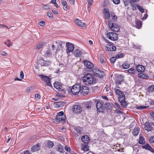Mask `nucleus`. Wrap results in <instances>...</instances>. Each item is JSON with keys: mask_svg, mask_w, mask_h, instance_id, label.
<instances>
[{"mask_svg": "<svg viewBox=\"0 0 154 154\" xmlns=\"http://www.w3.org/2000/svg\"><path fill=\"white\" fill-rule=\"evenodd\" d=\"M82 81L85 85L88 86L94 84L96 81L94 75L89 73L84 75L82 78Z\"/></svg>", "mask_w": 154, "mask_h": 154, "instance_id": "nucleus-1", "label": "nucleus"}, {"mask_svg": "<svg viewBox=\"0 0 154 154\" xmlns=\"http://www.w3.org/2000/svg\"><path fill=\"white\" fill-rule=\"evenodd\" d=\"M81 84L80 83L75 84L70 90L73 94L77 95L81 91Z\"/></svg>", "mask_w": 154, "mask_h": 154, "instance_id": "nucleus-2", "label": "nucleus"}, {"mask_svg": "<svg viewBox=\"0 0 154 154\" xmlns=\"http://www.w3.org/2000/svg\"><path fill=\"white\" fill-rule=\"evenodd\" d=\"M96 102V107L97 110L99 112H102L104 109V102L102 100H97Z\"/></svg>", "mask_w": 154, "mask_h": 154, "instance_id": "nucleus-3", "label": "nucleus"}, {"mask_svg": "<svg viewBox=\"0 0 154 154\" xmlns=\"http://www.w3.org/2000/svg\"><path fill=\"white\" fill-rule=\"evenodd\" d=\"M106 37L112 41H116L118 39V34L115 32H107L106 34Z\"/></svg>", "mask_w": 154, "mask_h": 154, "instance_id": "nucleus-4", "label": "nucleus"}, {"mask_svg": "<svg viewBox=\"0 0 154 154\" xmlns=\"http://www.w3.org/2000/svg\"><path fill=\"white\" fill-rule=\"evenodd\" d=\"M94 75L97 77L102 78L104 75V72L101 70L97 69H94L92 71Z\"/></svg>", "mask_w": 154, "mask_h": 154, "instance_id": "nucleus-5", "label": "nucleus"}, {"mask_svg": "<svg viewBox=\"0 0 154 154\" xmlns=\"http://www.w3.org/2000/svg\"><path fill=\"white\" fill-rule=\"evenodd\" d=\"M39 76L41 78L42 80L44 81L46 83V85L47 86L49 87L52 86L51 83L50 79L48 76L43 75H39Z\"/></svg>", "mask_w": 154, "mask_h": 154, "instance_id": "nucleus-6", "label": "nucleus"}, {"mask_svg": "<svg viewBox=\"0 0 154 154\" xmlns=\"http://www.w3.org/2000/svg\"><path fill=\"white\" fill-rule=\"evenodd\" d=\"M84 64L86 66V69L88 71H91L93 70V64L90 61L85 60L84 62Z\"/></svg>", "mask_w": 154, "mask_h": 154, "instance_id": "nucleus-7", "label": "nucleus"}, {"mask_svg": "<svg viewBox=\"0 0 154 154\" xmlns=\"http://www.w3.org/2000/svg\"><path fill=\"white\" fill-rule=\"evenodd\" d=\"M108 25L110 29L113 31L118 32L120 29L119 26L116 23H109V22Z\"/></svg>", "mask_w": 154, "mask_h": 154, "instance_id": "nucleus-8", "label": "nucleus"}, {"mask_svg": "<svg viewBox=\"0 0 154 154\" xmlns=\"http://www.w3.org/2000/svg\"><path fill=\"white\" fill-rule=\"evenodd\" d=\"M66 117L64 116L61 117L56 116L55 119L53 120V122L57 123L61 122L63 124L66 122Z\"/></svg>", "mask_w": 154, "mask_h": 154, "instance_id": "nucleus-9", "label": "nucleus"}, {"mask_svg": "<svg viewBox=\"0 0 154 154\" xmlns=\"http://www.w3.org/2000/svg\"><path fill=\"white\" fill-rule=\"evenodd\" d=\"M72 110L74 113L79 114L82 111V108L78 105H75L73 106Z\"/></svg>", "mask_w": 154, "mask_h": 154, "instance_id": "nucleus-10", "label": "nucleus"}, {"mask_svg": "<svg viewBox=\"0 0 154 154\" xmlns=\"http://www.w3.org/2000/svg\"><path fill=\"white\" fill-rule=\"evenodd\" d=\"M81 91H82V94L84 95H87L89 91L88 87L85 86L81 87Z\"/></svg>", "mask_w": 154, "mask_h": 154, "instance_id": "nucleus-11", "label": "nucleus"}, {"mask_svg": "<svg viewBox=\"0 0 154 154\" xmlns=\"http://www.w3.org/2000/svg\"><path fill=\"white\" fill-rule=\"evenodd\" d=\"M57 44V47L56 51L58 52L60 50L62 51L63 49V46L65 45V42L62 41H60Z\"/></svg>", "mask_w": 154, "mask_h": 154, "instance_id": "nucleus-12", "label": "nucleus"}, {"mask_svg": "<svg viewBox=\"0 0 154 154\" xmlns=\"http://www.w3.org/2000/svg\"><path fill=\"white\" fill-rule=\"evenodd\" d=\"M67 47V52H70L72 51L74 48V46L71 43L67 42L66 44Z\"/></svg>", "mask_w": 154, "mask_h": 154, "instance_id": "nucleus-13", "label": "nucleus"}, {"mask_svg": "<svg viewBox=\"0 0 154 154\" xmlns=\"http://www.w3.org/2000/svg\"><path fill=\"white\" fill-rule=\"evenodd\" d=\"M137 71L138 72H143L145 70L144 66L142 65H138L136 66Z\"/></svg>", "mask_w": 154, "mask_h": 154, "instance_id": "nucleus-14", "label": "nucleus"}, {"mask_svg": "<svg viewBox=\"0 0 154 154\" xmlns=\"http://www.w3.org/2000/svg\"><path fill=\"white\" fill-rule=\"evenodd\" d=\"M116 50V48L115 46L111 45H108L106 47V50L108 51H115Z\"/></svg>", "mask_w": 154, "mask_h": 154, "instance_id": "nucleus-15", "label": "nucleus"}, {"mask_svg": "<svg viewBox=\"0 0 154 154\" xmlns=\"http://www.w3.org/2000/svg\"><path fill=\"white\" fill-rule=\"evenodd\" d=\"M143 148L146 149H147L152 152H154V150L153 148L149 144H146L143 145Z\"/></svg>", "mask_w": 154, "mask_h": 154, "instance_id": "nucleus-16", "label": "nucleus"}, {"mask_svg": "<svg viewBox=\"0 0 154 154\" xmlns=\"http://www.w3.org/2000/svg\"><path fill=\"white\" fill-rule=\"evenodd\" d=\"M103 13L104 14V17L106 19H109L110 17V14L109 10H103Z\"/></svg>", "mask_w": 154, "mask_h": 154, "instance_id": "nucleus-17", "label": "nucleus"}, {"mask_svg": "<svg viewBox=\"0 0 154 154\" xmlns=\"http://www.w3.org/2000/svg\"><path fill=\"white\" fill-rule=\"evenodd\" d=\"M73 54L75 57H79L82 55V52L81 50L77 49L75 50L73 52Z\"/></svg>", "mask_w": 154, "mask_h": 154, "instance_id": "nucleus-18", "label": "nucleus"}, {"mask_svg": "<svg viewBox=\"0 0 154 154\" xmlns=\"http://www.w3.org/2000/svg\"><path fill=\"white\" fill-rule=\"evenodd\" d=\"M75 23L77 25L82 27L85 26L86 25L84 23H83L79 19H76L75 20Z\"/></svg>", "mask_w": 154, "mask_h": 154, "instance_id": "nucleus-19", "label": "nucleus"}, {"mask_svg": "<svg viewBox=\"0 0 154 154\" xmlns=\"http://www.w3.org/2000/svg\"><path fill=\"white\" fill-rule=\"evenodd\" d=\"M82 140L85 143H87L90 140L89 137L87 135L83 136L82 137Z\"/></svg>", "mask_w": 154, "mask_h": 154, "instance_id": "nucleus-20", "label": "nucleus"}, {"mask_svg": "<svg viewBox=\"0 0 154 154\" xmlns=\"http://www.w3.org/2000/svg\"><path fill=\"white\" fill-rule=\"evenodd\" d=\"M110 5L109 2L107 1H104L103 4L102 5V7L104 8L103 10H108L109 7Z\"/></svg>", "mask_w": 154, "mask_h": 154, "instance_id": "nucleus-21", "label": "nucleus"}, {"mask_svg": "<svg viewBox=\"0 0 154 154\" xmlns=\"http://www.w3.org/2000/svg\"><path fill=\"white\" fill-rule=\"evenodd\" d=\"M40 146L39 144L38 143L36 145L33 146L32 149V151L33 152H36L39 150Z\"/></svg>", "mask_w": 154, "mask_h": 154, "instance_id": "nucleus-22", "label": "nucleus"}, {"mask_svg": "<svg viewBox=\"0 0 154 154\" xmlns=\"http://www.w3.org/2000/svg\"><path fill=\"white\" fill-rule=\"evenodd\" d=\"M54 86L55 88L58 90H60L62 88V85L59 82H54Z\"/></svg>", "mask_w": 154, "mask_h": 154, "instance_id": "nucleus-23", "label": "nucleus"}, {"mask_svg": "<svg viewBox=\"0 0 154 154\" xmlns=\"http://www.w3.org/2000/svg\"><path fill=\"white\" fill-rule=\"evenodd\" d=\"M145 129L148 131H151L152 129V125H150L149 123H146L145 125Z\"/></svg>", "mask_w": 154, "mask_h": 154, "instance_id": "nucleus-24", "label": "nucleus"}, {"mask_svg": "<svg viewBox=\"0 0 154 154\" xmlns=\"http://www.w3.org/2000/svg\"><path fill=\"white\" fill-rule=\"evenodd\" d=\"M56 149L60 153H63L64 151L63 147L61 144H59L57 145Z\"/></svg>", "mask_w": 154, "mask_h": 154, "instance_id": "nucleus-25", "label": "nucleus"}, {"mask_svg": "<svg viewBox=\"0 0 154 154\" xmlns=\"http://www.w3.org/2000/svg\"><path fill=\"white\" fill-rule=\"evenodd\" d=\"M46 44V43L44 42H40L38 43L36 48L35 49H39L42 48H43L44 45Z\"/></svg>", "mask_w": 154, "mask_h": 154, "instance_id": "nucleus-26", "label": "nucleus"}, {"mask_svg": "<svg viewBox=\"0 0 154 154\" xmlns=\"http://www.w3.org/2000/svg\"><path fill=\"white\" fill-rule=\"evenodd\" d=\"M130 66V64L128 63L127 62H124L122 65L121 66V67H122L124 69H127Z\"/></svg>", "mask_w": 154, "mask_h": 154, "instance_id": "nucleus-27", "label": "nucleus"}, {"mask_svg": "<svg viewBox=\"0 0 154 154\" xmlns=\"http://www.w3.org/2000/svg\"><path fill=\"white\" fill-rule=\"evenodd\" d=\"M135 24L136 27L138 29H140L142 26V22L140 20H137L135 21Z\"/></svg>", "mask_w": 154, "mask_h": 154, "instance_id": "nucleus-28", "label": "nucleus"}, {"mask_svg": "<svg viewBox=\"0 0 154 154\" xmlns=\"http://www.w3.org/2000/svg\"><path fill=\"white\" fill-rule=\"evenodd\" d=\"M66 104L65 101L57 102L56 103L57 107H61L64 106Z\"/></svg>", "mask_w": 154, "mask_h": 154, "instance_id": "nucleus-29", "label": "nucleus"}, {"mask_svg": "<svg viewBox=\"0 0 154 154\" xmlns=\"http://www.w3.org/2000/svg\"><path fill=\"white\" fill-rule=\"evenodd\" d=\"M131 5L132 6V10H136L137 9H138V10H144L143 9L142 7L136 5H132V4H131Z\"/></svg>", "mask_w": 154, "mask_h": 154, "instance_id": "nucleus-30", "label": "nucleus"}, {"mask_svg": "<svg viewBox=\"0 0 154 154\" xmlns=\"http://www.w3.org/2000/svg\"><path fill=\"white\" fill-rule=\"evenodd\" d=\"M125 96L123 93H122L121 95L118 97V100L119 101L122 100H125Z\"/></svg>", "mask_w": 154, "mask_h": 154, "instance_id": "nucleus-31", "label": "nucleus"}, {"mask_svg": "<svg viewBox=\"0 0 154 154\" xmlns=\"http://www.w3.org/2000/svg\"><path fill=\"white\" fill-rule=\"evenodd\" d=\"M140 131L139 128H134L133 131V134L134 136H137L139 134Z\"/></svg>", "mask_w": 154, "mask_h": 154, "instance_id": "nucleus-32", "label": "nucleus"}, {"mask_svg": "<svg viewBox=\"0 0 154 154\" xmlns=\"http://www.w3.org/2000/svg\"><path fill=\"white\" fill-rule=\"evenodd\" d=\"M138 143L141 144H143L145 143V138L142 136H140Z\"/></svg>", "mask_w": 154, "mask_h": 154, "instance_id": "nucleus-33", "label": "nucleus"}, {"mask_svg": "<svg viewBox=\"0 0 154 154\" xmlns=\"http://www.w3.org/2000/svg\"><path fill=\"white\" fill-rule=\"evenodd\" d=\"M47 142L48 147L49 148H51L54 146V143L51 141L48 140L47 141Z\"/></svg>", "mask_w": 154, "mask_h": 154, "instance_id": "nucleus-34", "label": "nucleus"}, {"mask_svg": "<svg viewBox=\"0 0 154 154\" xmlns=\"http://www.w3.org/2000/svg\"><path fill=\"white\" fill-rule=\"evenodd\" d=\"M128 72L130 74H134L135 73L136 71L134 67H131L127 70Z\"/></svg>", "mask_w": 154, "mask_h": 154, "instance_id": "nucleus-35", "label": "nucleus"}, {"mask_svg": "<svg viewBox=\"0 0 154 154\" xmlns=\"http://www.w3.org/2000/svg\"><path fill=\"white\" fill-rule=\"evenodd\" d=\"M148 92L149 93H152L154 91V85H152L149 86L147 89Z\"/></svg>", "mask_w": 154, "mask_h": 154, "instance_id": "nucleus-36", "label": "nucleus"}, {"mask_svg": "<svg viewBox=\"0 0 154 154\" xmlns=\"http://www.w3.org/2000/svg\"><path fill=\"white\" fill-rule=\"evenodd\" d=\"M138 76L139 77L143 79H146L147 77V76L144 73H139L138 74Z\"/></svg>", "mask_w": 154, "mask_h": 154, "instance_id": "nucleus-37", "label": "nucleus"}, {"mask_svg": "<svg viewBox=\"0 0 154 154\" xmlns=\"http://www.w3.org/2000/svg\"><path fill=\"white\" fill-rule=\"evenodd\" d=\"M115 91L116 94L118 95V97L120 96V95H121L122 93H123L122 91L119 89H115Z\"/></svg>", "mask_w": 154, "mask_h": 154, "instance_id": "nucleus-38", "label": "nucleus"}, {"mask_svg": "<svg viewBox=\"0 0 154 154\" xmlns=\"http://www.w3.org/2000/svg\"><path fill=\"white\" fill-rule=\"evenodd\" d=\"M104 109H106L109 110L110 109L111 106L110 103H106L104 104Z\"/></svg>", "mask_w": 154, "mask_h": 154, "instance_id": "nucleus-39", "label": "nucleus"}, {"mask_svg": "<svg viewBox=\"0 0 154 154\" xmlns=\"http://www.w3.org/2000/svg\"><path fill=\"white\" fill-rule=\"evenodd\" d=\"M5 44L8 47H10L12 45V43L11 42L9 39L7 40L5 42Z\"/></svg>", "mask_w": 154, "mask_h": 154, "instance_id": "nucleus-40", "label": "nucleus"}, {"mask_svg": "<svg viewBox=\"0 0 154 154\" xmlns=\"http://www.w3.org/2000/svg\"><path fill=\"white\" fill-rule=\"evenodd\" d=\"M111 15L112 20L115 22L117 20V17L116 16L114 13L111 14Z\"/></svg>", "mask_w": 154, "mask_h": 154, "instance_id": "nucleus-41", "label": "nucleus"}, {"mask_svg": "<svg viewBox=\"0 0 154 154\" xmlns=\"http://www.w3.org/2000/svg\"><path fill=\"white\" fill-rule=\"evenodd\" d=\"M121 103V105L123 107H125L127 106V102L125 100L119 101Z\"/></svg>", "mask_w": 154, "mask_h": 154, "instance_id": "nucleus-42", "label": "nucleus"}, {"mask_svg": "<svg viewBox=\"0 0 154 154\" xmlns=\"http://www.w3.org/2000/svg\"><path fill=\"white\" fill-rule=\"evenodd\" d=\"M62 4L63 5L64 8H65L66 9H68L66 2L65 0H62Z\"/></svg>", "mask_w": 154, "mask_h": 154, "instance_id": "nucleus-43", "label": "nucleus"}, {"mask_svg": "<svg viewBox=\"0 0 154 154\" xmlns=\"http://www.w3.org/2000/svg\"><path fill=\"white\" fill-rule=\"evenodd\" d=\"M82 149L84 151H88L89 150L88 146L87 145H84Z\"/></svg>", "mask_w": 154, "mask_h": 154, "instance_id": "nucleus-44", "label": "nucleus"}, {"mask_svg": "<svg viewBox=\"0 0 154 154\" xmlns=\"http://www.w3.org/2000/svg\"><path fill=\"white\" fill-rule=\"evenodd\" d=\"M116 57H112L110 59V61L111 63H114L116 60Z\"/></svg>", "mask_w": 154, "mask_h": 154, "instance_id": "nucleus-45", "label": "nucleus"}, {"mask_svg": "<svg viewBox=\"0 0 154 154\" xmlns=\"http://www.w3.org/2000/svg\"><path fill=\"white\" fill-rule=\"evenodd\" d=\"M49 64V61H44L42 65V66H48Z\"/></svg>", "mask_w": 154, "mask_h": 154, "instance_id": "nucleus-46", "label": "nucleus"}, {"mask_svg": "<svg viewBox=\"0 0 154 154\" xmlns=\"http://www.w3.org/2000/svg\"><path fill=\"white\" fill-rule=\"evenodd\" d=\"M51 52L49 50L47 51L45 53V57H49L51 55Z\"/></svg>", "mask_w": 154, "mask_h": 154, "instance_id": "nucleus-47", "label": "nucleus"}, {"mask_svg": "<svg viewBox=\"0 0 154 154\" xmlns=\"http://www.w3.org/2000/svg\"><path fill=\"white\" fill-rule=\"evenodd\" d=\"M147 107H148L147 106H139L137 107V109L141 110V109L146 108Z\"/></svg>", "mask_w": 154, "mask_h": 154, "instance_id": "nucleus-48", "label": "nucleus"}, {"mask_svg": "<svg viewBox=\"0 0 154 154\" xmlns=\"http://www.w3.org/2000/svg\"><path fill=\"white\" fill-rule=\"evenodd\" d=\"M48 16L50 18H53V15L51 12H49L47 14Z\"/></svg>", "mask_w": 154, "mask_h": 154, "instance_id": "nucleus-49", "label": "nucleus"}, {"mask_svg": "<svg viewBox=\"0 0 154 154\" xmlns=\"http://www.w3.org/2000/svg\"><path fill=\"white\" fill-rule=\"evenodd\" d=\"M93 2V0H88V7H89L92 4Z\"/></svg>", "mask_w": 154, "mask_h": 154, "instance_id": "nucleus-50", "label": "nucleus"}, {"mask_svg": "<svg viewBox=\"0 0 154 154\" xmlns=\"http://www.w3.org/2000/svg\"><path fill=\"white\" fill-rule=\"evenodd\" d=\"M124 56L123 54H117L116 56V58H122Z\"/></svg>", "mask_w": 154, "mask_h": 154, "instance_id": "nucleus-51", "label": "nucleus"}, {"mask_svg": "<svg viewBox=\"0 0 154 154\" xmlns=\"http://www.w3.org/2000/svg\"><path fill=\"white\" fill-rule=\"evenodd\" d=\"M63 114H64L63 112V111H61L59 112H58L57 113V114L56 116H59L60 117L63 116Z\"/></svg>", "mask_w": 154, "mask_h": 154, "instance_id": "nucleus-52", "label": "nucleus"}, {"mask_svg": "<svg viewBox=\"0 0 154 154\" xmlns=\"http://www.w3.org/2000/svg\"><path fill=\"white\" fill-rule=\"evenodd\" d=\"M149 141L150 143H154V136L150 137L149 139Z\"/></svg>", "mask_w": 154, "mask_h": 154, "instance_id": "nucleus-53", "label": "nucleus"}, {"mask_svg": "<svg viewBox=\"0 0 154 154\" xmlns=\"http://www.w3.org/2000/svg\"><path fill=\"white\" fill-rule=\"evenodd\" d=\"M43 8L45 10H48L50 9V6L49 5H45L43 6Z\"/></svg>", "mask_w": 154, "mask_h": 154, "instance_id": "nucleus-54", "label": "nucleus"}, {"mask_svg": "<svg viewBox=\"0 0 154 154\" xmlns=\"http://www.w3.org/2000/svg\"><path fill=\"white\" fill-rule=\"evenodd\" d=\"M65 150L67 152H70L71 149L68 146H66L65 147Z\"/></svg>", "mask_w": 154, "mask_h": 154, "instance_id": "nucleus-55", "label": "nucleus"}, {"mask_svg": "<svg viewBox=\"0 0 154 154\" xmlns=\"http://www.w3.org/2000/svg\"><path fill=\"white\" fill-rule=\"evenodd\" d=\"M32 89H33V88H32V87L31 86H29L27 88L26 91L28 93L31 90H32Z\"/></svg>", "mask_w": 154, "mask_h": 154, "instance_id": "nucleus-56", "label": "nucleus"}, {"mask_svg": "<svg viewBox=\"0 0 154 154\" xmlns=\"http://www.w3.org/2000/svg\"><path fill=\"white\" fill-rule=\"evenodd\" d=\"M112 1L114 4L116 5L119 4L120 2V0H112Z\"/></svg>", "mask_w": 154, "mask_h": 154, "instance_id": "nucleus-57", "label": "nucleus"}, {"mask_svg": "<svg viewBox=\"0 0 154 154\" xmlns=\"http://www.w3.org/2000/svg\"><path fill=\"white\" fill-rule=\"evenodd\" d=\"M20 77L22 79H23L24 76L23 72V71H21L20 72Z\"/></svg>", "mask_w": 154, "mask_h": 154, "instance_id": "nucleus-58", "label": "nucleus"}, {"mask_svg": "<svg viewBox=\"0 0 154 154\" xmlns=\"http://www.w3.org/2000/svg\"><path fill=\"white\" fill-rule=\"evenodd\" d=\"M147 17H148V15L147 14V13H146V14H145L144 15V16L143 17L141 18V19L143 20H146Z\"/></svg>", "mask_w": 154, "mask_h": 154, "instance_id": "nucleus-59", "label": "nucleus"}, {"mask_svg": "<svg viewBox=\"0 0 154 154\" xmlns=\"http://www.w3.org/2000/svg\"><path fill=\"white\" fill-rule=\"evenodd\" d=\"M39 24L41 26H44L45 25V23L44 21H41L39 23Z\"/></svg>", "mask_w": 154, "mask_h": 154, "instance_id": "nucleus-60", "label": "nucleus"}, {"mask_svg": "<svg viewBox=\"0 0 154 154\" xmlns=\"http://www.w3.org/2000/svg\"><path fill=\"white\" fill-rule=\"evenodd\" d=\"M35 97L38 99H39L40 98V95L39 94H36L35 95Z\"/></svg>", "mask_w": 154, "mask_h": 154, "instance_id": "nucleus-61", "label": "nucleus"}, {"mask_svg": "<svg viewBox=\"0 0 154 154\" xmlns=\"http://www.w3.org/2000/svg\"><path fill=\"white\" fill-rule=\"evenodd\" d=\"M100 62L101 63L103 64L105 63V61L103 58H102L100 59Z\"/></svg>", "mask_w": 154, "mask_h": 154, "instance_id": "nucleus-62", "label": "nucleus"}, {"mask_svg": "<svg viewBox=\"0 0 154 154\" xmlns=\"http://www.w3.org/2000/svg\"><path fill=\"white\" fill-rule=\"evenodd\" d=\"M1 55L5 56L7 54V53L4 51H2L0 53Z\"/></svg>", "mask_w": 154, "mask_h": 154, "instance_id": "nucleus-63", "label": "nucleus"}, {"mask_svg": "<svg viewBox=\"0 0 154 154\" xmlns=\"http://www.w3.org/2000/svg\"><path fill=\"white\" fill-rule=\"evenodd\" d=\"M150 115L152 117V119L154 121V112H152L150 113Z\"/></svg>", "mask_w": 154, "mask_h": 154, "instance_id": "nucleus-64", "label": "nucleus"}]
</instances>
